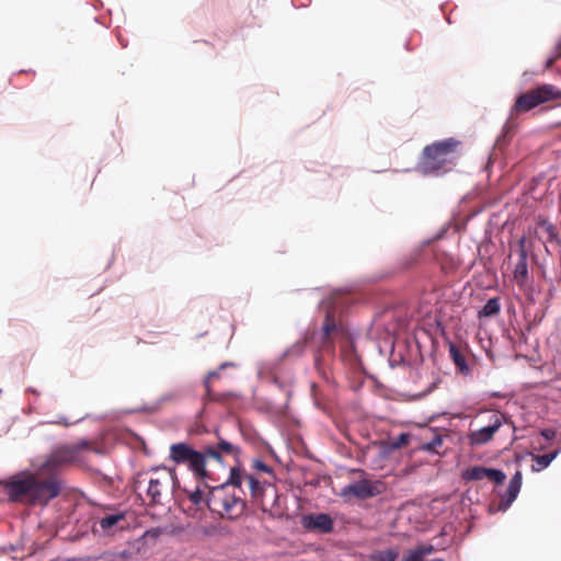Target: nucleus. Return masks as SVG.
<instances>
[{
	"label": "nucleus",
	"instance_id": "nucleus-1",
	"mask_svg": "<svg viewBox=\"0 0 561 561\" xmlns=\"http://www.w3.org/2000/svg\"><path fill=\"white\" fill-rule=\"evenodd\" d=\"M85 451H96L93 442L80 439L56 446L36 471L21 472L3 482L9 501L32 506L48 505L64 490L59 472L69 466L82 463Z\"/></svg>",
	"mask_w": 561,
	"mask_h": 561
},
{
	"label": "nucleus",
	"instance_id": "nucleus-2",
	"mask_svg": "<svg viewBox=\"0 0 561 561\" xmlns=\"http://www.w3.org/2000/svg\"><path fill=\"white\" fill-rule=\"evenodd\" d=\"M462 144L449 137L425 146L417 162V169L425 175H443L457 164L461 156Z\"/></svg>",
	"mask_w": 561,
	"mask_h": 561
},
{
	"label": "nucleus",
	"instance_id": "nucleus-3",
	"mask_svg": "<svg viewBox=\"0 0 561 561\" xmlns=\"http://www.w3.org/2000/svg\"><path fill=\"white\" fill-rule=\"evenodd\" d=\"M237 486L226 483L214 486L208 491V510L230 519L237 518L245 510L244 500L236 493Z\"/></svg>",
	"mask_w": 561,
	"mask_h": 561
},
{
	"label": "nucleus",
	"instance_id": "nucleus-4",
	"mask_svg": "<svg viewBox=\"0 0 561 561\" xmlns=\"http://www.w3.org/2000/svg\"><path fill=\"white\" fill-rule=\"evenodd\" d=\"M554 100H561V90L553 84H540L517 96L511 110L510 118Z\"/></svg>",
	"mask_w": 561,
	"mask_h": 561
},
{
	"label": "nucleus",
	"instance_id": "nucleus-5",
	"mask_svg": "<svg viewBox=\"0 0 561 561\" xmlns=\"http://www.w3.org/2000/svg\"><path fill=\"white\" fill-rule=\"evenodd\" d=\"M178 481L174 471L162 469L154 470L148 480L147 496L151 505L162 504V496Z\"/></svg>",
	"mask_w": 561,
	"mask_h": 561
},
{
	"label": "nucleus",
	"instance_id": "nucleus-6",
	"mask_svg": "<svg viewBox=\"0 0 561 561\" xmlns=\"http://www.w3.org/2000/svg\"><path fill=\"white\" fill-rule=\"evenodd\" d=\"M385 491V482L380 480L360 479L356 482L345 485L341 491V496L367 500L380 495Z\"/></svg>",
	"mask_w": 561,
	"mask_h": 561
},
{
	"label": "nucleus",
	"instance_id": "nucleus-7",
	"mask_svg": "<svg viewBox=\"0 0 561 561\" xmlns=\"http://www.w3.org/2000/svg\"><path fill=\"white\" fill-rule=\"evenodd\" d=\"M230 484L241 488L242 483L245 481L249 485L250 493L254 503H256L263 511H265L264 504V493L265 486L252 474L244 473L238 467H232L229 476Z\"/></svg>",
	"mask_w": 561,
	"mask_h": 561
},
{
	"label": "nucleus",
	"instance_id": "nucleus-8",
	"mask_svg": "<svg viewBox=\"0 0 561 561\" xmlns=\"http://www.w3.org/2000/svg\"><path fill=\"white\" fill-rule=\"evenodd\" d=\"M210 457H217L215 450L206 449V447L202 450L194 449L183 465H186L198 480H211V474L206 468L207 460H210Z\"/></svg>",
	"mask_w": 561,
	"mask_h": 561
},
{
	"label": "nucleus",
	"instance_id": "nucleus-9",
	"mask_svg": "<svg viewBox=\"0 0 561 561\" xmlns=\"http://www.w3.org/2000/svg\"><path fill=\"white\" fill-rule=\"evenodd\" d=\"M210 457H217L215 450L206 449V447L202 450L194 449L183 465H186L198 480H211V474L206 468L207 460H210Z\"/></svg>",
	"mask_w": 561,
	"mask_h": 561
},
{
	"label": "nucleus",
	"instance_id": "nucleus-10",
	"mask_svg": "<svg viewBox=\"0 0 561 561\" xmlns=\"http://www.w3.org/2000/svg\"><path fill=\"white\" fill-rule=\"evenodd\" d=\"M210 457H217L215 450L206 449V447L202 450L194 449L183 465H186L198 480H211V474L206 468L207 460H210Z\"/></svg>",
	"mask_w": 561,
	"mask_h": 561
},
{
	"label": "nucleus",
	"instance_id": "nucleus-11",
	"mask_svg": "<svg viewBox=\"0 0 561 561\" xmlns=\"http://www.w3.org/2000/svg\"><path fill=\"white\" fill-rule=\"evenodd\" d=\"M206 481L207 480H198V484L194 490H190L186 486L181 489L186 499L195 507V511H203L205 507L208 508V491L211 488H209Z\"/></svg>",
	"mask_w": 561,
	"mask_h": 561
},
{
	"label": "nucleus",
	"instance_id": "nucleus-12",
	"mask_svg": "<svg viewBox=\"0 0 561 561\" xmlns=\"http://www.w3.org/2000/svg\"><path fill=\"white\" fill-rule=\"evenodd\" d=\"M513 278L520 289L526 287L528 278H529L528 264H527V251L525 249V239L524 238L519 241L518 260H517V262L515 264V268L513 271Z\"/></svg>",
	"mask_w": 561,
	"mask_h": 561
},
{
	"label": "nucleus",
	"instance_id": "nucleus-13",
	"mask_svg": "<svg viewBox=\"0 0 561 561\" xmlns=\"http://www.w3.org/2000/svg\"><path fill=\"white\" fill-rule=\"evenodd\" d=\"M502 426V422L499 416H495L492 424L481 427L477 431H472L468 434V440L470 446H480L489 443L494 434Z\"/></svg>",
	"mask_w": 561,
	"mask_h": 561
},
{
	"label": "nucleus",
	"instance_id": "nucleus-14",
	"mask_svg": "<svg viewBox=\"0 0 561 561\" xmlns=\"http://www.w3.org/2000/svg\"><path fill=\"white\" fill-rule=\"evenodd\" d=\"M522 472L516 471L515 474L512 477L505 493L501 495V500L497 505L499 511L505 512L516 500L522 488Z\"/></svg>",
	"mask_w": 561,
	"mask_h": 561
},
{
	"label": "nucleus",
	"instance_id": "nucleus-15",
	"mask_svg": "<svg viewBox=\"0 0 561 561\" xmlns=\"http://www.w3.org/2000/svg\"><path fill=\"white\" fill-rule=\"evenodd\" d=\"M304 527L321 533H330L333 528V520L328 514H310L302 519Z\"/></svg>",
	"mask_w": 561,
	"mask_h": 561
},
{
	"label": "nucleus",
	"instance_id": "nucleus-16",
	"mask_svg": "<svg viewBox=\"0 0 561 561\" xmlns=\"http://www.w3.org/2000/svg\"><path fill=\"white\" fill-rule=\"evenodd\" d=\"M206 449H213L217 454V457H210V459L216 460L218 462H222L224 456H232L238 457L240 454L239 447L232 445L231 443L220 439L216 445L205 446Z\"/></svg>",
	"mask_w": 561,
	"mask_h": 561
},
{
	"label": "nucleus",
	"instance_id": "nucleus-17",
	"mask_svg": "<svg viewBox=\"0 0 561 561\" xmlns=\"http://www.w3.org/2000/svg\"><path fill=\"white\" fill-rule=\"evenodd\" d=\"M194 451V448L186 443H175L170 446L169 458L176 465H183Z\"/></svg>",
	"mask_w": 561,
	"mask_h": 561
},
{
	"label": "nucleus",
	"instance_id": "nucleus-18",
	"mask_svg": "<svg viewBox=\"0 0 561 561\" xmlns=\"http://www.w3.org/2000/svg\"><path fill=\"white\" fill-rule=\"evenodd\" d=\"M449 355H450V358L453 359L454 364L456 365L457 369L459 370V373H461L462 375L470 374V368L467 364L466 356L459 350V347L454 343L449 344Z\"/></svg>",
	"mask_w": 561,
	"mask_h": 561
},
{
	"label": "nucleus",
	"instance_id": "nucleus-19",
	"mask_svg": "<svg viewBox=\"0 0 561 561\" xmlns=\"http://www.w3.org/2000/svg\"><path fill=\"white\" fill-rule=\"evenodd\" d=\"M125 513L111 514L100 518L99 525L104 533L111 534L114 527H116L119 522L125 520Z\"/></svg>",
	"mask_w": 561,
	"mask_h": 561
},
{
	"label": "nucleus",
	"instance_id": "nucleus-20",
	"mask_svg": "<svg viewBox=\"0 0 561 561\" xmlns=\"http://www.w3.org/2000/svg\"><path fill=\"white\" fill-rule=\"evenodd\" d=\"M501 311V301L499 297H493L486 301L483 308L479 311V318H490L499 314Z\"/></svg>",
	"mask_w": 561,
	"mask_h": 561
},
{
	"label": "nucleus",
	"instance_id": "nucleus-21",
	"mask_svg": "<svg viewBox=\"0 0 561 561\" xmlns=\"http://www.w3.org/2000/svg\"><path fill=\"white\" fill-rule=\"evenodd\" d=\"M337 330L336 324L334 322V319L331 318L329 314L327 316L325 323L323 325V334H324V341H323V348L325 351L333 352V344L330 341V336L333 332Z\"/></svg>",
	"mask_w": 561,
	"mask_h": 561
},
{
	"label": "nucleus",
	"instance_id": "nucleus-22",
	"mask_svg": "<svg viewBox=\"0 0 561 561\" xmlns=\"http://www.w3.org/2000/svg\"><path fill=\"white\" fill-rule=\"evenodd\" d=\"M558 454H559V450H554L549 454L534 456V461L536 462L537 467L534 465L533 470L540 471V470L547 468L551 463V461L553 459H556Z\"/></svg>",
	"mask_w": 561,
	"mask_h": 561
},
{
	"label": "nucleus",
	"instance_id": "nucleus-23",
	"mask_svg": "<svg viewBox=\"0 0 561 561\" xmlns=\"http://www.w3.org/2000/svg\"><path fill=\"white\" fill-rule=\"evenodd\" d=\"M488 468L481 467V466H474L471 468H468L463 474L462 478L468 481H479L485 479Z\"/></svg>",
	"mask_w": 561,
	"mask_h": 561
},
{
	"label": "nucleus",
	"instance_id": "nucleus-24",
	"mask_svg": "<svg viewBox=\"0 0 561 561\" xmlns=\"http://www.w3.org/2000/svg\"><path fill=\"white\" fill-rule=\"evenodd\" d=\"M398 557V553L391 549L386 551H379L376 554H374L373 560L374 561H396Z\"/></svg>",
	"mask_w": 561,
	"mask_h": 561
},
{
	"label": "nucleus",
	"instance_id": "nucleus-25",
	"mask_svg": "<svg viewBox=\"0 0 561 561\" xmlns=\"http://www.w3.org/2000/svg\"><path fill=\"white\" fill-rule=\"evenodd\" d=\"M486 473L485 479L494 481L495 483H503L506 478L505 473L499 469L488 468Z\"/></svg>",
	"mask_w": 561,
	"mask_h": 561
},
{
	"label": "nucleus",
	"instance_id": "nucleus-26",
	"mask_svg": "<svg viewBox=\"0 0 561 561\" xmlns=\"http://www.w3.org/2000/svg\"><path fill=\"white\" fill-rule=\"evenodd\" d=\"M414 551L424 560V558L434 551L432 545H421L414 549Z\"/></svg>",
	"mask_w": 561,
	"mask_h": 561
},
{
	"label": "nucleus",
	"instance_id": "nucleus-27",
	"mask_svg": "<svg viewBox=\"0 0 561 561\" xmlns=\"http://www.w3.org/2000/svg\"><path fill=\"white\" fill-rule=\"evenodd\" d=\"M443 444V439L440 436H434L431 443L426 444L424 448L426 450H435L438 446Z\"/></svg>",
	"mask_w": 561,
	"mask_h": 561
},
{
	"label": "nucleus",
	"instance_id": "nucleus-28",
	"mask_svg": "<svg viewBox=\"0 0 561 561\" xmlns=\"http://www.w3.org/2000/svg\"><path fill=\"white\" fill-rule=\"evenodd\" d=\"M253 467L261 472L272 473V468L261 460H255Z\"/></svg>",
	"mask_w": 561,
	"mask_h": 561
},
{
	"label": "nucleus",
	"instance_id": "nucleus-29",
	"mask_svg": "<svg viewBox=\"0 0 561 561\" xmlns=\"http://www.w3.org/2000/svg\"><path fill=\"white\" fill-rule=\"evenodd\" d=\"M401 561H424L415 551L414 549L409 551Z\"/></svg>",
	"mask_w": 561,
	"mask_h": 561
},
{
	"label": "nucleus",
	"instance_id": "nucleus-30",
	"mask_svg": "<svg viewBox=\"0 0 561 561\" xmlns=\"http://www.w3.org/2000/svg\"><path fill=\"white\" fill-rule=\"evenodd\" d=\"M541 436L548 440L553 439L556 437V431L551 428H545L541 431Z\"/></svg>",
	"mask_w": 561,
	"mask_h": 561
},
{
	"label": "nucleus",
	"instance_id": "nucleus-31",
	"mask_svg": "<svg viewBox=\"0 0 561 561\" xmlns=\"http://www.w3.org/2000/svg\"><path fill=\"white\" fill-rule=\"evenodd\" d=\"M557 49H558V51H557L556 57L550 58V59H548V60H547L546 68H550V67L553 65V62H554L559 57H561V44L558 46V48H557Z\"/></svg>",
	"mask_w": 561,
	"mask_h": 561
},
{
	"label": "nucleus",
	"instance_id": "nucleus-32",
	"mask_svg": "<svg viewBox=\"0 0 561 561\" xmlns=\"http://www.w3.org/2000/svg\"><path fill=\"white\" fill-rule=\"evenodd\" d=\"M408 443H409V435L408 434H401L399 436V440L396 444V446L407 445Z\"/></svg>",
	"mask_w": 561,
	"mask_h": 561
},
{
	"label": "nucleus",
	"instance_id": "nucleus-33",
	"mask_svg": "<svg viewBox=\"0 0 561 561\" xmlns=\"http://www.w3.org/2000/svg\"><path fill=\"white\" fill-rule=\"evenodd\" d=\"M217 376H218V374L215 373V371L208 374L207 379L205 380V386H206L208 391H209V379L210 378H215Z\"/></svg>",
	"mask_w": 561,
	"mask_h": 561
},
{
	"label": "nucleus",
	"instance_id": "nucleus-34",
	"mask_svg": "<svg viewBox=\"0 0 561 561\" xmlns=\"http://www.w3.org/2000/svg\"><path fill=\"white\" fill-rule=\"evenodd\" d=\"M57 423H58V424H64L65 426H68V425H69L68 423H66V422L64 423V422H61V421H58Z\"/></svg>",
	"mask_w": 561,
	"mask_h": 561
}]
</instances>
